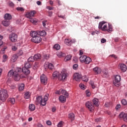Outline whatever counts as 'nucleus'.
I'll return each instance as SVG.
<instances>
[{
    "label": "nucleus",
    "instance_id": "nucleus-1",
    "mask_svg": "<svg viewBox=\"0 0 127 127\" xmlns=\"http://www.w3.org/2000/svg\"><path fill=\"white\" fill-rule=\"evenodd\" d=\"M28 69V68L26 67L23 68L17 67L14 71L10 70L8 72V77H11L12 76L15 81H19L20 79L24 78L25 75H28L30 73V70Z\"/></svg>",
    "mask_w": 127,
    "mask_h": 127
},
{
    "label": "nucleus",
    "instance_id": "nucleus-2",
    "mask_svg": "<svg viewBox=\"0 0 127 127\" xmlns=\"http://www.w3.org/2000/svg\"><path fill=\"white\" fill-rule=\"evenodd\" d=\"M30 36L32 37L31 41L34 43H40L42 41L41 37L38 34V33L35 31H31L30 32Z\"/></svg>",
    "mask_w": 127,
    "mask_h": 127
},
{
    "label": "nucleus",
    "instance_id": "nucleus-3",
    "mask_svg": "<svg viewBox=\"0 0 127 127\" xmlns=\"http://www.w3.org/2000/svg\"><path fill=\"white\" fill-rule=\"evenodd\" d=\"M53 79H57L60 81H64L67 78V74L65 73H63L62 74H60V72L56 71L53 73Z\"/></svg>",
    "mask_w": 127,
    "mask_h": 127
},
{
    "label": "nucleus",
    "instance_id": "nucleus-4",
    "mask_svg": "<svg viewBox=\"0 0 127 127\" xmlns=\"http://www.w3.org/2000/svg\"><path fill=\"white\" fill-rule=\"evenodd\" d=\"M8 95L7 91L5 89H2L0 91V102H4L7 99Z\"/></svg>",
    "mask_w": 127,
    "mask_h": 127
},
{
    "label": "nucleus",
    "instance_id": "nucleus-5",
    "mask_svg": "<svg viewBox=\"0 0 127 127\" xmlns=\"http://www.w3.org/2000/svg\"><path fill=\"white\" fill-rule=\"evenodd\" d=\"M120 82H121V76L117 75L115 76V80L113 81V83L116 87L120 86Z\"/></svg>",
    "mask_w": 127,
    "mask_h": 127
},
{
    "label": "nucleus",
    "instance_id": "nucleus-6",
    "mask_svg": "<svg viewBox=\"0 0 127 127\" xmlns=\"http://www.w3.org/2000/svg\"><path fill=\"white\" fill-rule=\"evenodd\" d=\"M9 39L11 42H16L17 41V35L15 33H11L9 35Z\"/></svg>",
    "mask_w": 127,
    "mask_h": 127
},
{
    "label": "nucleus",
    "instance_id": "nucleus-7",
    "mask_svg": "<svg viewBox=\"0 0 127 127\" xmlns=\"http://www.w3.org/2000/svg\"><path fill=\"white\" fill-rule=\"evenodd\" d=\"M85 106L90 112H93L95 109V107L94 106V105H93V103H92V102H87L86 103Z\"/></svg>",
    "mask_w": 127,
    "mask_h": 127
},
{
    "label": "nucleus",
    "instance_id": "nucleus-8",
    "mask_svg": "<svg viewBox=\"0 0 127 127\" xmlns=\"http://www.w3.org/2000/svg\"><path fill=\"white\" fill-rule=\"evenodd\" d=\"M56 94L58 95H64L65 97H68V96H69V94L68 93V92H67L66 90L63 89H61L59 91H57L56 92Z\"/></svg>",
    "mask_w": 127,
    "mask_h": 127
},
{
    "label": "nucleus",
    "instance_id": "nucleus-9",
    "mask_svg": "<svg viewBox=\"0 0 127 127\" xmlns=\"http://www.w3.org/2000/svg\"><path fill=\"white\" fill-rule=\"evenodd\" d=\"M82 78V75L80 74L79 73H75L73 75V79L75 81L79 82Z\"/></svg>",
    "mask_w": 127,
    "mask_h": 127
},
{
    "label": "nucleus",
    "instance_id": "nucleus-10",
    "mask_svg": "<svg viewBox=\"0 0 127 127\" xmlns=\"http://www.w3.org/2000/svg\"><path fill=\"white\" fill-rule=\"evenodd\" d=\"M40 80L42 84H44V85H46L47 84V77L44 74H42L40 77Z\"/></svg>",
    "mask_w": 127,
    "mask_h": 127
},
{
    "label": "nucleus",
    "instance_id": "nucleus-11",
    "mask_svg": "<svg viewBox=\"0 0 127 127\" xmlns=\"http://www.w3.org/2000/svg\"><path fill=\"white\" fill-rule=\"evenodd\" d=\"M35 13H36V12L34 10L28 12L26 14V17H27V18H31V17H33V16H34V14H35Z\"/></svg>",
    "mask_w": 127,
    "mask_h": 127
},
{
    "label": "nucleus",
    "instance_id": "nucleus-12",
    "mask_svg": "<svg viewBox=\"0 0 127 127\" xmlns=\"http://www.w3.org/2000/svg\"><path fill=\"white\" fill-rule=\"evenodd\" d=\"M119 66L122 72H126V71L127 70V65L124 64H120Z\"/></svg>",
    "mask_w": 127,
    "mask_h": 127
},
{
    "label": "nucleus",
    "instance_id": "nucleus-13",
    "mask_svg": "<svg viewBox=\"0 0 127 127\" xmlns=\"http://www.w3.org/2000/svg\"><path fill=\"white\" fill-rule=\"evenodd\" d=\"M119 118L123 119L124 122H127V114L122 112L119 115Z\"/></svg>",
    "mask_w": 127,
    "mask_h": 127
},
{
    "label": "nucleus",
    "instance_id": "nucleus-14",
    "mask_svg": "<svg viewBox=\"0 0 127 127\" xmlns=\"http://www.w3.org/2000/svg\"><path fill=\"white\" fill-rule=\"evenodd\" d=\"M36 102L37 103V105H38V104H41V105L42 106V103L43 102V99H42V96H39L37 97Z\"/></svg>",
    "mask_w": 127,
    "mask_h": 127
},
{
    "label": "nucleus",
    "instance_id": "nucleus-15",
    "mask_svg": "<svg viewBox=\"0 0 127 127\" xmlns=\"http://www.w3.org/2000/svg\"><path fill=\"white\" fill-rule=\"evenodd\" d=\"M44 66L45 69L48 68L49 69H50V70H52V69L54 68V66L53 65V64L51 63H49L48 64H45Z\"/></svg>",
    "mask_w": 127,
    "mask_h": 127
},
{
    "label": "nucleus",
    "instance_id": "nucleus-16",
    "mask_svg": "<svg viewBox=\"0 0 127 127\" xmlns=\"http://www.w3.org/2000/svg\"><path fill=\"white\" fill-rule=\"evenodd\" d=\"M49 94H46L43 100V102L42 103V106H45L46 105V102L48 101V97Z\"/></svg>",
    "mask_w": 127,
    "mask_h": 127
},
{
    "label": "nucleus",
    "instance_id": "nucleus-17",
    "mask_svg": "<svg viewBox=\"0 0 127 127\" xmlns=\"http://www.w3.org/2000/svg\"><path fill=\"white\" fill-rule=\"evenodd\" d=\"M92 103L95 107H98L99 105H100V102L99 101V99L97 98H94V99H93Z\"/></svg>",
    "mask_w": 127,
    "mask_h": 127
},
{
    "label": "nucleus",
    "instance_id": "nucleus-18",
    "mask_svg": "<svg viewBox=\"0 0 127 127\" xmlns=\"http://www.w3.org/2000/svg\"><path fill=\"white\" fill-rule=\"evenodd\" d=\"M93 71L95 74H101L102 69L99 67H96L93 68Z\"/></svg>",
    "mask_w": 127,
    "mask_h": 127
},
{
    "label": "nucleus",
    "instance_id": "nucleus-19",
    "mask_svg": "<svg viewBox=\"0 0 127 127\" xmlns=\"http://www.w3.org/2000/svg\"><path fill=\"white\" fill-rule=\"evenodd\" d=\"M2 24L3 26L7 27L9 24H10V21H8L7 20H4L2 21Z\"/></svg>",
    "mask_w": 127,
    "mask_h": 127
},
{
    "label": "nucleus",
    "instance_id": "nucleus-20",
    "mask_svg": "<svg viewBox=\"0 0 127 127\" xmlns=\"http://www.w3.org/2000/svg\"><path fill=\"white\" fill-rule=\"evenodd\" d=\"M4 18L5 20H8L9 21H10V20L12 18L11 15L8 13H6L4 15Z\"/></svg>",
    "mask_w": 127,
    "mask_h": 127
},
{
    "label": "nucleus",
    "instance_id": "nucleus-21",
    "mask_svg": "<svg viewBox=\"0 0 127 127\" xmlns=\"http://www.w3.org/2000/svg\"><path fill=\"white\" fill-rule=\"evenodd\" d=\"M66 97L63 95H61L59 97V100L61 103H65L66 102Z\"/></svg>",
    "mask_w": 127,
    "mask_h": 127
},
{
    "label": "nucleus",
    "instance_id": "nucleus-22",
    "mask_svg": "<svg viewBox=\"0 0 127 127\" xmlns=\"http://www.w3.org/2000/svg\"><path fill=\"white\" fill-rule=\"evenodd\" d=\"M30 95H31V93H30V92L26 91L25 92V94H24V98L26 99H30Z\"/></svg>",
    "mask_w": 127,
    "mask_h": 127
},
{
    "label": "nucleus",
    "instance_id": "nucleus-23",
    "mask_svg": "<svg viewBox=\"0 0 127 127\" xmlns=\"http://www.w3.org/2000/svg\"><path fill=\"white\" fill-rule=\"evenodd\" d=\"M92 62V60L90 57H86L85 58V60L84 61L85 64H90V63Z\"/></svg>",
    "mask_w": 127,
    "mask_h": 127
},
{
    "label": "nucleus",
    "instance_id": "nucleus-24",
    "mask_svg": "<svg viewBox=\"0 0 127 127\" xmlns=\"http://www.w3.org/2000/svg\"><path fill=\"white\" fill-rule=\"evenodd\" d=\"M68 118L72 122L75 120V115L73 113H70L68 115Z\"/></svg>",
    "mask_w": 127,
    "mask_h": 127
},
{
    "label": "nucleus",
    "instance_id": "nucleus-25",
    "mask_svg": "<svg viewBox=\"0 0 127 127\" xmlns=\"http://www.w3.org/2000/svg\"><path fill=\"white\" fill-rule=\"evenodd\" d=\"M29 109L31 112H33V111L35 110V105L34 104H30L29 106Z\"/></svg>",
    "mask_w": 127,
    "mask_h": 127
},
{
    "label": "nucleus",
    "instance_id": "nucleus-26",
    "mask_svg": "<svg viewBox=\"0 0 127 127\" xmlns=\"http://www.w3.org/2000/svg\"><path fill=\"white\" fill-rule=\"evenodd\" d=\"M17 58H18V57H17L16 55L15 54L13 55V56H12L11 61H12V62H15V61L17 60Z\"/></svg>",
    "mask_w": 127,
    "mask_h": 127
},
{
    "label": "nucleus",
    "instance_id": "nucleus-27",
    "mask_svg": "<svg viewBox=\"0 0 127 127\" xmlns=\"http://www.w3.org/2000/svg\"><path fill=\"white\" fill-rule=\"evenodd\" d=\"M64 43L66 44V45H68V46L71 45L72 44V41L71 40H69L68 39H65L64 40Z\"/></svg>",
    "mask_w": 127,
    "mask_h": 127
},
{
    "label": "nucleus",
    "instance_id": "nucleus-28",
    "mask_svg": "<svg viewBox=\"0 0 127 127\" xmlns=\"http://www.w3.org/2000/svg\"><path fill=\"white\" fill-rule=\"evenodd\" d=\"M34 58L35 60H40L41 59V55L39 54H36L34 55Z\"/></svg>",
    "mask_w": 127,
    "mask_h": 127
},
{
    "label": "nucleus",
    "instance_id": "nucleus-29",
    "mask_svg": "<svg viewBox=\"0 0 127 127\" xmlns=\"http://www.w3.org/2000/svg\"><path fill=\"white\" fill-rule=\"evenodd\" d=\"M86 57L87 56H81L79 58V60H80V62H81V63H84Z\"/></svg>",
    "mask_w": 127,
    "mask_h": 127
},
{
    "label": "nucleus",
    "instance_id": "nucleus-30",
    "mask_svg": "<svg viewBox=\"0 0 127 127\" xmlns=\"http://www.w3.org/2000/svg\"><path fill=\"white\" fill-rule=\"evenodd\" d=\"M18 89L20 91H23L24 89V84L21 83L18 85Z\"/></svg>",
    "mask_w": 127,
    "mask_h": 127
},
{
    "label": "nucleus",
    "instance_id": "nucleus-31",
    "mask_svg": "<svg viewBox=\"0 0 127 127\" xmlns=\"http://www.w3.org/2000/svg\"><path fill=\"white\" fill-rule=\"evenodd\" d=\"M57 55L60 58L64 57V56H65V53H63L61 52L57 53Z\"/></svg>",
    "mask_w": 127,
    "mask_h": 127
},
{
    "label": "nucleus",
    "instance_id": "nucleus-32",
    "mask_svg": "<svg viewBox=\"0 0 127 127\" xmlns=\"http://www.w3.org/2000/svg\"><path fill=\"white\" fill-rule=\"evenodd\" d=\"M105 23H107V22L104 21L100 22L98 26L99 29H101V28L103 27V25H104Z\"/></svg>",
    "mask_w": 127,
    "mask_h": 127
},
{
    "label": "nucleus",
    "instance_id": "nucleus-33",
    "mask_svg": "<svg viewBox=\"0 0 127 127\" xmlns=\"http://www.w3.org/2000/svg\"><path fill=\"white\" fill-rule=\"evenodd\" d=\"M25 68H31V64L29 62H27L25 64Z\"/></svg>",
    "mask_w": 127,
    "mask_h": 127
},
{
    "label": "nucleus",
    "instance_id": "nucleus-34",
    "mask_svg": "<svg viewBox=\"0 0 127 127\" xmlns=\"http://www.w3.org/2000/svg\"><path fill=\"white\" fill-rule=\"evenodd\" d=\"M71 58H72V56L67 55L64 58V61H65V62H67V61H69L70 59H71Z\"/></svg>",
    "mask_w": 127,
    "mask_h": 127
},
{
    "label": "nucleus",
    "instance_id": "nucleus-35",
    "mask_svg": "<svg viewBox=\"0 0 127 127\" xmlns=\"http://www.w3.org/2000/svg\"><path fill=\"white\" fill-rule=\"evenodd\" d=\"M29 21H30V22H32V23H33V24H35L36 22H37L36 19H33L31 18H29Z\"/></svg>",
    "mask_w": 127,
    "mask_h": 127
},
{
    "label": "nucleus",
    "instance_id": "nucleus-36",
    "mask_svg": "<svg viewBox=\"0 0 127 127\" xmlns=\"http://www.w3.org/2000/svg\"><path fill=\"white\" fill-rule=\"evenodd\" d=\"M100 29L102 30V31H108V25H104Z\"/></svg>",
    "mask_w": 127,
    "mask_h": 127
},
{
    "label": "nucleus",
    "instance_id": "nucleus-37",
    "mask_svg": "<svg viewBox=\"0 0 127 127\" xmlns=\"http://www.w3.org/2000/svg\"><path fill=\"white\" fill-rule=\"evenodd\" d=\"M16 9L18 11H21L22 12H24V8L22 7H17L16 8Z\"/></svg>",
    "mask_w": 127,
    "mask_h": 127
},
{
    "label": "nucleus",
    "instance_id": "nucleus-38",
    "mask_svg": "<svg viewBox=\"0 0 127 127\" xmlns=\"http://www.w3.org/2000/svg\"><path fill=\"white\" fill-rule=\"evenodd\" d=\"M38 33L40 36H45V35H46V32H45L44 30L40 31Z\"/></svg>",
    "mask_w": 127,
    "mask_h": 127
},
{
    "label": "nucleus",
    "instance_id": "nucleus-39",
    "mask_svg": "<svg viewBox=\"0 0 127 127\" xmlns=\"http://www.w3.org/2000/svg\"><path fill=\"white\" fill-rule=\"evenodd\" d=\"M38 67H39V64L38 63H35L33 65V69H34V70H36V69H37Z\"/></svg>",
    "mask_w": 127,
    "mask_h": 127
},
{
    "label": "nucleus",
    "instance_id": "nucleus-40",
    "mask_svg": "<svg viewBox=\"0 0 127 127\" xmlns=\"http://www.w3.org/2000/svg\"><path fill=\"white\" fill-rule=\"evenodd\" d=\"M8 102H9V103L13 105L14 103H15V99L13 98H9L8 99Z\"/></svg>",
    "mask_w": 127,
    "mask_h": 127
},
{
    "label": "nucleus",
    "instance_id": "nucleus-41",
    "mask_svg": "<svg viewBox=\"0 0 127 127\" xmlns=\"http://www.w3.org/2000/svg\"><path fill=\"white\" fill-rule=\"evenodd\" d=\"M81 79L84 82H88L89 81V79H88V77L86 75L81 77Z\"/></svg>",
    "mask_w": 127,
    "mask_h": 127
},
{
    "label": "nucleus",
    "instance_id": "nucleus-42",
    "mask_svg": "<svg viewBox=\"0 0 127 127\" xmlns=\"http://www.w3.org/2000/svg\"><path fill=\"white\" fill-rule=\"evenodd\" d=\"M8 58V56H7V55H3L2 62H6V61L7 60Z\"/></svg>",
    "mask_w": 127,
    "mask_h": 127
},
{
    "label": "nucleus",
    "instance_id": "nucleus-43",
    "mask_svg": "<svg viewBox=\"0 0 127 127\" xmlns=\"http://www.w3.org/2000/svg\"><path fill=\"white\" fill-rule=\"evenodd\" d=\"M108 32H111V31H113V26L112 25L109 24H108Z\"/></svg>",
    "mask_w": 127,
    "mask_h": 127
},
{
    "label": "nucleus",
    "instance_id": "nucleus-44",
    "mask_svg": "<svg viewBox=\"0 0 127 127\" xmlns=\"http://www.w3.org/2000/svg\"><path fill=\"white\" fill-rule=\"evenodd\" d=\"M54 49H56V50H59V49H60V45H59L58 44L55 45L54 46Z\"/></svg>",
    "mask_w": 127,
    "mask_h": 127
},
{
    "label": "nucleus",
    "instance_id": "nucleus-45",
    "mask_svg": "<svg viewBox=\"0 0 127 127\" xmlns=\"http://www.w3.org/2000/svg\"><path fill=\"white\" fill-rule=\"evenodd\" d=\"M34 60H35V59H34V57H30L28 59V62H34Z\"/></svg>",
    "mask_w": 127,
    "mask_h": 127
},
{
    "label": "nucleus",
    "instance_id": "nucleus-46",
    "mask_svg": "<svg viewBox=\"0 0 127 127\" xmlns=\"http://www.w3.org/2000/svg\"><path fill=\"white\" fill-rule=\"evenodd\" d=\"M6 47H4L3 49H2L0 51L1 54H4V52H5V49H6Z\"/></svg>",
    "mask_w": 127,
    "mask_h": 127
},
{
    "label": "nucleus",
    "instance_id": "nucleus-47",
    "mask_svg": "<svg viewBox=\"0 0 127 127\" xmlns=\"http://www.w3.org/2000/svg\"><path fill=\"white\" fill-rule=\"evenodd\" d=\"M121 103H122V105H123V106H126V105H127V100H126L125 99H123L121 101Z\"/></svg>",
    "mask_w": 127,
    "mask_h": 127
},
{
    "label": "nucleus",
    "instance_id": "nucleus-48",
    "mask_svg": "<svg viewBox=\"0 0 127 127\" xmlns=\"http://www.w3.org/2000/svg\"><path fill=\"white\" fill-rule=\"evenodd\" d=\"M50 55H45L44 56V59H45L46 60H48V59H49V57H50Z\"/></svg>",
    "mask_w": 127,
    "mask_h": 127
},
{
    "label": "nucleus",
    "instance_id": "nucleus-49",
    "mask_svg": "<svg viewBox=\"0 0 127 127\" xmlns=\"http://www.w3.org/2000/svg\"><path fill=\"white\" fill-rule=\"evenodd\" d=\"M90 84L92 89H95V88H96V86H95V84H94V82L93 81H90Z\"/></svg>",
    "mask_w": 127,
    "mask_h": 127
},
{
    "label": "nucleus",
    "instance_id": "nucleus-50",
    "mask_svg": "<svg viewBox=\"0 0 127 127\" xmlns=\"http://www.w3.org/2000/svg\"><path fill=\"white\" fill-rule=\"evenodd\" d=\"M63 122L61 121L60 123H58V127H63Z\"/></svg>",
    "mask_w": 127,
    "mask_h": 127
},
{
    "label": "nucleus",
    "instance_id": "nucleus-51",
    "mask_svg": "<svg viewBox=\"0 0 127 127\" xmlns=\"http://www.w3.org/2000/svg\"><path fill=\"white\" fill-rule=\"evenodd\" d=\"M79 87L81 88V89H82L83 90H85V85H84L83 84L81 83L79 84Z\"/></svg>",
    "mask_w": 127,
    "mask_h": 127
},
{
    "label": "nucleus",
    "instance_id": "nucleus-52",
    "mask_svg": "<svg viewBox=\"0 0 127 127\" xmlns=\"http://www.w3.org/2000/svg\"><path fill=\"white\" fill-rule=\"evenodd\" d=\"M86 94L87 97H90V96H91V93H90V91L88 90L86 91Z\"/></svg>",
    "mask_w": 127,
    "mask_h": 127
},
{
    "label": "nucleus",
    "instance_id": "nucleus-53",
    "mask_svg": "<svg viewBox=\"0 0 127 127\" xmlns=\"http://www.w3.org/2000/svg\"><path fill=\"white\" fill-rule=\"evenodd\" d=\"M46 124L48 126H51V125H52V123L49 120L46 122Z\"/></svg>",
    "mask_w": 127,
    "mask_h": 127
},
{
    "label": "nucleus",
    "instance_id": "nucleus-54",
    "mask_svg": "<svg viewBox=\"0 0 127 127\" xmlns=\"http://www.w3.org/2000/svg\"><path fill=\"white\" fill-rule=\"evenodd\" d=\"M77 68H78V64H74L73 66V68L74 69V70H76Z\"/></svg>",
    "mask_w": 127,
    "mask_h": 127
},
{
    "label": "nucleus",
    "instance_id": "nucleus-55",
    "mask_svg": "<svg viewBox=\"0 0 127 127\" xmlns=\"http://www.w3.org/2000/svg\"><path fill=\"white\" fill-rule=\"evenodd\" d=\"M101 43H105V42H107V40H106V39H104V38H102V39L101 40Z\"/></svg>",
    "mask_w": 127,
    "mask_h": 127
},
{
    "label": "nucleus",
    "instance_id": "nucleus-56",
    "mask_svg": "<svg viewBox=\"0 0 127 127\" xmlns=\"http://www.w3.org/2000/svg\"><path fill=\"white\" fill-rule=\"evenodd\" d=\"M9 6H12V7H13V6H14V4L12 2L10 1L9 2Z\"/></svg>",
    "mask_w": 127,
    "mask_h": 127
},
{
    "label": "nucleus",
    "instance_id": "nucleus-57",
    "mask_svg": "<svg viewBox=\"0 0 127 127\" xmlns=\"http://www.w3.org/2000/svg\"><path fill=\"white\" fill-rule=\"evenodd\" d=\"M12 49L13 51H16V50H17V48L15 46H12Z\"/></svg>",
    "mask_w": 127,
    "mask_h": 127
},
{
    "label": "nucleus",
    "instance_id": "nucleus-58",
    "mask_svg": "<svg viewBox=\"0 0 127 127\" xmlns=\"http://www.w3.org/2000/svg\"><path fill=\"white\" fill-rule=\"evenodd\" d=\"M47 8L49 10H53V9H54V7H53L48 6Z\"/></svg>",
    "mask_w": 127,
    "mask_h": 127
},
{
    "label": "nucleus",
    "instance_id": "nucleus-59",
    "mask_svg": "<svg viewBox=\"0 0 127 127\" xmlns=\"http://www.w3.org/2000/svg\"><path fill=\"white\" fill-rule=\"evenodd\" d=\"M120 108H121V105L120 104H118V105H116V110H119V109H120Z\"/></svg>",
    "mask_w": 127,
    "mask_h": 127
},
{
    "label": "nucleus",
    "instance_id": "nucleus-60",
    "mask_svg": "<svg viewBox=\"0 0 127 127\" xmlns=\"http://www.w3.org/2000/svg\"><path fill=\"white\" fill-rule=\"evenodd\" d=\"M46 22H47V20H44L42 22L43 26H45L46 25Z\"/></svg>",
    "mask_w": 127,
    "mask_h": 127
},
{
    "label": "nucleus",
    "instance_id": "nucleus-61",
    "mask_svg": "<svg viewBox=\"0 0 127 127\" xmlns=\"http://www.w3.org/2000/svg\"><path fill=\"white\" fill-rule=\"evenodd\" d=\"M37 127H44V126H43V125H42V124H41L40 123H38L37 124Z\"/></svg>",
    "mask_w": 127,
    "mask_h": 127
},
{
    "label": "nucleus",
    "instance_id": "nucleus-62",
    "mask_svg": "<svg viewBox=\"0 0 127 127\" xmlns=\"http://www.w3.org/2000/svg\"><path fill=\"white\" fill-rule=\"evenodd\" d=\"M57 2H58L59 5H62V2H61L60 0H57Z\"/></svg>",
    "mask_w": 127,
    "mask_h": 127
},
{
    "label": "nucleus",
    "instance_id": "nucleus-63",
    "mask_svg": "<svg viewBox=\"0 0 127 127\" xmlns=\"http://www.w3.org/2000/svg\"><path fill=\"white\" fill-rule=\"evenodd\" d=\"M52 111L53 112V113H55V112L56 111V108L53 107V108L52 109Z\"/></svg>",
    "mask_w": 127,
    "mask_h": 127
},
{
    "label": "nucleus",
    "instance_id": "nucleus-64",
    "mask_svg": "<svg viewBox=\"0 0 127 127\" xmlns=\"http://www.w3.org/2000/svg\"><path fill=\"white\" fill-rule=\"evenodd\" d=\"M103 73L104 74V75H106L107 76V75H108V71H103Z\"/></svg>",
    "mask_w": 127,
    "mask_h": 127
}]
</instances>
